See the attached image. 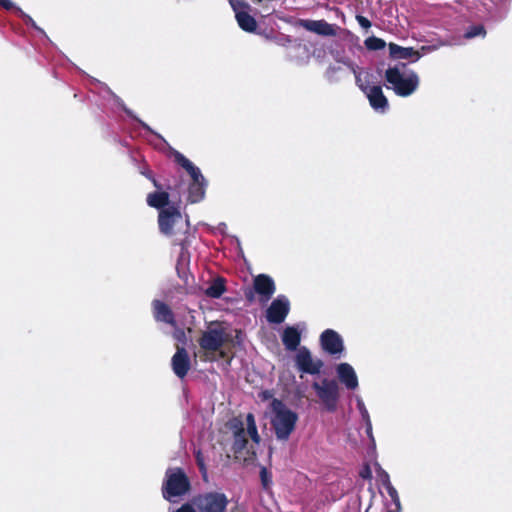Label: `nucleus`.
Listing matches in <instances>:
<instances>
[{"label": "nucleus", "mask_w": 512, "mask_h": 512, "mask_svg": "<svg viewBox=\"0 0 512 512\" xmlns=\"http://www.w3.org/2000/svg\"><path fill=\"white\" fill-rule=\"evenodd\" d=\"M193 505L198 512H225L229 500L222 492H205L194 496Z\"/></svg>", "instance_id": "7"}, {"label": "nucleus", "mask_w": 512, "mask_h": 512, "mask_svg": "<svg viewBox=\"0 0 512 512\" xmlns=\"http://www.w3.org/2000/svg\"><path fill=\"white\" fill-rule=\"evenodd\" d=\"M362 416L366 420V423H367V432L370 433L372 430V426H371L369 414L365 408L362 410Z\"/></svg>", "instance_id": "39"}, {"label": "nucleus", "mask_w": 512, "mask_h": 512, "mask_svg": "<svg viewBox=\"0 0 512 512\" xmlns=\"http://www.w3.org/2000/svg\"><path fill=\"white\" fill-rule=\"evenodd\" d=\"M226 291V280L223 277L215 278L209 287L205 290V294L210 298H220Z\"/></svg>", "instance_id": "24"}, {"label": "nucleus", "mask_w": 512, "mask_h": 512, "mask_svg": "<svg viewBox=\"0 0 512 512\" xmlns=\"http://www.w3.org/2000/svg\"><path fill=\"white\" fill-rule=\"evenodd\" d=\"M153 316L157 322H163L171 326L176 325L175 315L168 304L161 300L152 302Z\"/></svg>", "instance_id": "16"}, {"label": "nucleus", "mask_w": 512, "mask_h": 512, "mask_svg": "<svg viewBox=\"0 0 512 512\" xmlns=\"http://www.w3.org/2000/svg\"><path fill=\"white\" fill-rule=\"evenodd\" d=\"M190 487V481L181 468L169 469L166 472V480L162 486V494L164 499L170 501L173 497L187 493Z\"/></svg>", "instance_id": "5"}, {"label": "nucleus", "mask_w": 512, "mask_h": 512, "mask_svg": "<svg viewBox=\"0 0 512 512\" xmlns=\"http://www.w3.org/2000/svg\"><path fill=\"white\" fill-rule=\"evenodd\" d=\"M182 223V214L178 207L170 206L162 209L158 214V227L159 231L165 236L172 237L173 245L180 246L182 253L190 246V231L188 221L186 222V229L180 235L174 231V227Z\"/></svg>", "instance_id": "1"}, {"label": "nucleus", "mask_w": 512, "mask_h": 512, "mask_svg": "<svg viewBox=\"0 0 512 512\" xmlns=\"http://www.w3.org/2000/svg\"><path fill=\"white\" fill-rule=\"evenodd\" d=\"M228 335L226 334L225 328L219 322H211L207 330L202 331L198 338V344L203 350L205 361H215V352H219V356L224 358L225 352L221 350L225 342L227 341Z\"/></svg>", "instance_id": "3"}, {"label": "nucleus", "mask_w": 512, "mask_h": 512, "mask_svg": "<svg viewBox=\"0 0 512 512\" xmlns=\"http://www.w3.org/2000/svg\"><path fill=\"white\" fill-rule=\"evenodd\" d=\"M322 349L330 355L340 354L344 350L341 336L332 329H326L320 336Z\"/></svg>", "instance_id": "13"}, {"label": "nucleus", "mask_w": 512, "mask_h": 512, "mask_svg": "<svg viewBox=\"0 0 512 512\" xmlns=\"http://www.w3.org/2000/svg\"><path fill=\"white\" fill-rule=\"evenodd\" d=\"M17 11L19 12L22 20L24 23L28 26L33 27L36 30H40V28L36 25L35 21L30 17L28 14L24 13L20 8H17Z\"/></svg>", "instance_id": "30"}, {"label": "nucleus", "mask_w": 512, "mask_h": 512, "mask_svg": "<svg viewBox=\"0 0 512 512\" xmlns=\"http://www.w3.org/2000/svg\"><path fill=\"white\" fill-rule=\"evenodd\" d=\"M296 25L321 36H336L339 29L325 20L299 19Z\"/></svg>", "instance_id": "11"}, {"label": "nucleus", "mask_w": 512, "mask_h": 512, "mask_svg": "<svg viewBox=\"0 0 512 512\" xmlns=\"http://www.w3.org/2000/svg\"><path fill=\"white\" fill-rule=\"evenodd\" d=\"M273 415L271 417V426L274 430L277 440L287 441L295 430L298 421L296 412L289 409L285 403L277 398L271 402Z\"/></svg>", "instance_id": "2"}, {"label": "nucleus", "mask_w": 512, "mask_h": 512, "mask_svg": "<svg viewBox=\"0 0 512 512\" xmlns=\"http://www.w3.org/2000/svg\"><path fill=\"white\" fill-rule=\"evenodd\" d=\"M260 480L263 489L268 490L272 484V474L266 467L260 469Z\"/></svg>", "instance_id": "29"}, {"label": "nucleus", "mask_w": 512, "mask_h": 512, "mask_svg": "<svg viewBox=\"0 0 512 512\" xmlns=\"http://www.w3.org/2000/svg\"><path fill=\"white\" fill-rule=\"evenodd\" d=\"M4 0H0V4L3 2Z\"/></svg>", "instance_id": "44"}, {"label": "nucleus", "mask_w": 512, "mask_h": 512, "mask_svg": "<svg viewBox=\"0 0 512 512\" xmlns=\"http://www.w3.org/2000/svg\"><path fill=\"white\" fill-rule=\"evenodd\" d=\"M356 20H357L358 24H359L362 28H364V29H368V28H370V27H371V25H372V24H371V21H370L368 18H366V17H364V16H362V15H356Z\"/></svg>", "instance_id": "33"}, {"label": "nucleus", "mask_w": 512, "mask_h": 512, "mask_svg": "<svg viewBox=\"0 0 512 512\" xmlns=\"http://www.w3.org/2000/svg\"><path fill=\"white\" fill-rule=\"evenodd\" d=\"M246 424H247V431H245L246 434H248L251 437L253 442L258 444L260 442V436L258 434L255 417L252 413L247 414Z\"/></svg>", "instance_id": "25"}, {"label": "nucleus", "mask_w": 512, "mask_h": 512, "mask_svg": "<svg viewBox=\"0 0 512 512\" xmlns=\"http://www.w3.org/2000/svg\"><path fill=\"white\" fill-rule=\"evenodd\" d=\"M290 312V302L285 295H278L266 310V319L269 323L280 324L284 322Z\"/></svg>", "instance_id": "9"}, {"label": "nucleus", "mask_w": 512, "mask_h": 512, "mask_svg": "<svg viewBox=\"0 0 512 512\" xmlns=\"http://www.w3.org/2000/svg\"><path fill=\"white\" fill-rule=\"evenodd\" d=\"M312 388L327 411H336L340 399L339 385L336 380L324 378L320 383L313 382Z\"/></svg>", "instance_id": "6"}, {"label": "nucleus", "mask_w": 512, "mask_h": 512, "mask_svg": "<svg viewBox=\"0 0 512 512\" xmlns=\"http://www.w3.org/2000/svg\"><path fill=\"white\" fill-rule=\"evenodd\" d=\"M194 456H195V461H196L197 467L201 473L203 481L208 482L209 481L208 471H207V466L205 464V458L203 456L202 451L200 449L194 451Z\"/></svg>", "instance_id": "26"}, {"label": "nucleus", "mask_w": 512, "mask_h": 512, "mask_svg": "<svg viewBox=\"0 0 512 512\" xmlns=\"http://www.w3.org/2000/svg\"><path fill=\"white\" fill-rule=\"evenodd\" d=\"M171 367L178 378L184 379L187 376L191 368V360L183 346H176V352L171 359Z\"/></svg>", "instance_id": "12"}, {"label": "nucleus", "mask_w": 512, "mask_h": 512, "mask_svg": "<svg viewBox=\"0 0 512 512\" xmlns=\"http://www.w3.org/2000/svg\"><path fill=\"white\" fill-rule=\"evenodd\" d=\"M360 476L363 479H370L372 477L371 470L368 465H366L361 471Z\"/></svg>", "instance_id": "38"}, {"label": "nucleus", "mask_w": 512, "mask_h": 512, "mask_svg": "<svg viewBox=\"0 0 512 512\" xmlns=\"http://www.w3.org/2000/svg\"><path fill=\"white\" fill-rule=\"evenodd\" d=\"M231 429L233 430V444L232 451L234 454H241L248 444V439L246 437V432L244 429L243 422L239 419H234L231 425Z\"/></svg>", "instance_id": "15"}, {"label": "nucleus", "mask_w": 512, "mask_h": 512, "mask_svg": "<svg viewBox=\"0 0 512 512\" xmlns=\"http://www.w3.org/2000/svg\"><path fill=\"white\" fill-rule=\"evenodd\" d=\"M270 397H272V394H271V392H270V391H264V392H263V398H264V399H268V398H270Z\"/></svg>", "instance_id": "41"}, {"label": "nucleus", "mask_w": 512, "mask_h": 512, "mask_svg": "<svg viewBox=\"0 0 512 512\" xmlns=\"http://www.w3.org/2000/svg\"><path fill=\"white\" fill-rule=\"evenodd\" d=\"M400 66H401L402 68H405V67H406V64H405V63H401V64H400Z\"/></svg>", "instance_id": "43"}, {"label": "nucleus", "mask_w": 512, "mask_h": 512, "mask_svg": "<svg viewBox=\"0 0 512 512\" xmlns=\"http://www.w3.org/2000/svg\"><path fill=\"white\" fill-rule=\"evenodd\" d=\"M146 177L151 180V182L153 183L154 187L158 190H161L163 189V186L153 177L152 173L151 172H148L147 174H145Z\"/></svg>", "instance_id": "36"}, {"label": "nucleus", "mask_w": 512, "mask_h": 512, "mask_svg": "<svg viewBox=\"0 0 512 512\" xmlns=\"http://www.w3.org/2000/svg\"><path fill=\"white\" fill-rule=\"evenodd\" d=\"M170 195L167 191L158 190L152 193H149L146 198L147 204L159 210L166 209V206L169 205Z\"/></svg>", "instance_id": "21"}, {"label": "nucleus", "mask_w": 512, "mask_h": 512, "mask_svg": "<svg viewBox=\"0 0 512 512\" xmlns=\"http://www.w3.org/2000/svg\"><path fill=\"white\" fill-rule=\"evenodd\" d=\"M359 89L366 95V97L369 100L370 106L375 111L385 112L388 109V99L384 95L381 86L359 85Z\"/></svg>", "instance_id": "10"}, {"label": "nucleus", "mask_w": 512, "mask_h": 512, "mask_svg": "<svg viewBox=\"0 0 512 512\" xmlns=\"http://www.w3.org/2000/svg\"><path fill=\"white\" fill-rule=\"evenodd\" d=\"M255 294L256 292L254 291V288L253 289H247L245 290L244 292V295H245V299L248 301V302H253L255 300Z\"/></svg>", "instance_id": "34"}, {"label": "nucleus", "mask_w": 512, "mask_h": 512, "mask_svg": "<svg viewBox=\"0 0 512 512\" xmlns=\"http://www.w3.org/2000/svg\"><path fill=\"white\" fill-rule=\"evenodd\" d=\"M386 490H387V493L388 495L390 496L391 500L396 504V505H399L400 504V501H399V495H398V492L397 490L392 486V484L390 482H388V484L386 485Z\"/></svg>", "instance_id": "31"}, {"label": "nucleus", "mask_w": 512, "mask_h": 512, "mask_svg": "<svg viewBox=\"0 0 512 512\" xmlns=\"http://www.w3.org/2000/svg\"><path fill=\"white\" fill-rule=\"evenodd\" d=\"M294 361L300 372L310 375L319 374L324 366L323 361L319 358H313L310 350L305 346L297 350Z\"/></svg>", "instance_id": "8"}, {"label": "nucleus", "mask_w": 512, "mask_h": 512, "mask_svg": "<svg viewBox=\"0 0 512 512\" xmlns=\"http://www.w3.org/2000/svg\"><path fill=\"white\" fill-rule=\"evenodd\" d=\"M146 177L151 180V182L153 183L154 187L158 190H161L163 189V186L153 177L152 173L151 172H148L147 174H145Z\"/></svg>", "instance_id": "37"}, {"label": "nucleus", "mask_w": 512, "mask_h": 512, "mask_svg": "<svg viewBox=\"0 0 512 512\" xmlns=\"http://www.w3.org/2000/svg\"><path fill=\"white\" fill-rule=\"evenodd\" d=\"M175 512H196V510L191 504L185 503L181 507H179Z\"/></svg>", "instance_id": "35"}, {"label": "nucleus", "mask_w": 512, "mask_h": 512, "mask_svg": "<svg viewBox=\"0 0 512 512\" xmlns=\"http://www.w3.org/2000/svg\"><path fill=\"white\" fill-rule=\"evenodd\" d=\"M385 80L389 84L387 88L393 89L396 95L408 97L412 95L419 86V77L411 71L406 77L402 74L400 67H389L385 71Z\"/></svg>", "instance_id": "4"}, {"label": "nucleus", "mask_w": 512, "mask_h": 512, "mask_svg": "<svg viewBox=\"0 0 512 512\" xmlns=\"http://www.w3.org/2000/svg\"><path fill=\"white\" fill-rule=\"evenodd\" d=\"M364 44L368 50L377 51L385 48L386 43L383 39L378 38L376 36H370L365 41Z\"/></svg>", "instance_id": "27"}, {"label": "nucleus", "mask_w": 512, "mask_h": 512, "mask_svg": "<svg viewBox=\"0 0 512 512\" xmlns=\"http://www.w3.org/2000/svg\"><path fill=\"white\" fill-rule=\"evenodd\" d=\"M389 53L394 59H410L418 60L421 57L419 51L413 47H402L395 43H389Z\"/></svg>", "instance_id": "19"}, {"label": "nucleus", "mask_w": 512, "mask_h": 512, "mask_svg": "<svg viewBox=\"0 0 512 512\" xmlns=\"http://www.w3.org/2000/svg\"><path fill=\"white\" fill-rule=\"evenodd\" d=\"M174 161L181 166L191 177V182H206L200 169L179 151L173 152Z\"/></svg>", "instance_id": "17"}, {"label": "nucleus", "mask_w": 512, "mask_h": 512, "mask_svg": "<svg viewBox=\"0 0 512 512\" xmlns=\"http://www.w3.org/2000/svg\"><path fill=\"white\" fill-rule=\"evenodd\" d=\"M253 288L262 301L271 299L276 291L274 280L267 274H259L253 278Z\"/></svg>", "instance_id": "14"}, {"label": "nucleus", "mask_w": 512, "mask_h": 512, "mask_svg": "<svg viewBox=\"0 0 512 512\" xmlns=\"http://www.w3.org/2000/svg\"><path fill=\"white\" fill-rule=\"evenodd\" d=\"M206 191V182H190L188 186V197L189 203H198L203 200Z\"/></svg>", "instance_id": "23"}, {"label": "nucleus", "mask_w": 512, "mask_h": 512, "mask_svg": "<svg viewBox=\"0 0 512 512\" xmlns=\"http://www.w3.org/2000/svg\"><path fill=\"white\" fill-rule=\"evenodd\" d=\"M141 125L143 128L148 129V126L145 123L141 122Z\"/></svg>", "instance_id": "42"}, {"label": "nucleus", "mask_w": 512, "mask_h": 512, "mask_svg": "<svg viewBox=\"0 0 512 512\" xmlns=\"http://www.w3.org/2000/svg\"><path fill=\"white\" fill-rule=\"evenodd\" d=\"M338 378L342 384L349 390H355L358 387V378L353 367L348 363H340L336 368Z\"/></svg>", "instance_id": "18"}, {"label": "nucleus", "mask_w": 512, "mask_h": 512, "mask_svg": "<svg viewBox=\"0 0 512 512\" xmlns=\"http://www.w3.org/2000/svg\"><path fill=\"white\" fill-rule=\"evenodd\" d=\"M1 7H3L6 10H12L15 8L14 3L11 0H4L1 4Z\"/></svg>", "instance_id": "40"}, {"label": "nucleus", "mask_w": 512, "mask_h": 512, "mask_svg": "<svg viewBox=\"0 0 512 512\" xmlns=\"http://www.w3.org/2000/svg\"><path fill=\"white\" fill-rule=\"evenodd\" d=\"M281 338L285 348L287 350L294 351L297 350L300 344L301 333L297 328L288 326L284 329Z\"/></svg>", "instance_id": "20"}, {"label": "nucleus", "mask_w": 512, "mask_h": 512, "mask_svg": "<svg viewBox=\"0 0 512 512\" xmlns=\"http://www.w3.org/2000/svg\"><path fill=\"white\" fill-rule=\"evenodd\" d=\"M486 30L482 24L470 26L464 33V38L471 39L477 36H485Z\"/></svg>", "instance_id": "28"}, {"label": "nucleus", "mask_w": 512, "mask_h": 512, "mask_svg": "<svg viewBox=\"0 0 512 512\" xmlns=\"http://www.w3.org/2000/svg\"><path fill=\"white\" fill-rule=\"evenodd\" d=\"M343 64H345L347 67H349L352 72L355 74V78H356V84L357 86L359 87V85H364L362 82H361V77H360V74L357 73V70H356V66L349 60V59H346V60H342L341 61Z\"/></svg>", "instance_id": "32"}, {"label": "nucleus", "mask_w": 512, "mask_h": 512, "mask_svg": "<svg viewBox=\"0 0 512 512\" xmlns=\"http://www.w3.org/2000/svg\"><path fill=\"white\" fill-rule=\"evenodd\" d=\"M232 6H233L234 10H236V7L233 4H232ZM235 12H236L235 17H236L237 23L243 31L249 32V33H253L256 31L257 22L253 16H251L246 11H235Z\"/></svg>", "instance_id": "22"}]
</instances>
